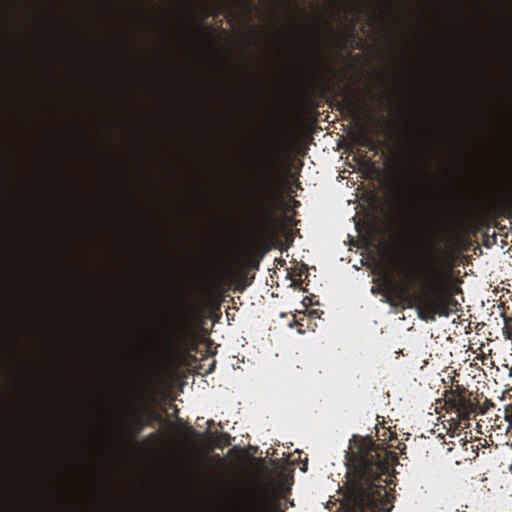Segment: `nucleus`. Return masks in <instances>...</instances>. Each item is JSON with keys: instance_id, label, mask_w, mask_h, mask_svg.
Listing matches in <instances>:
<instances>
[{"instance_id": "1", "label": "nucleus", "mask_w": 512, "mask_h": 512, "mask_svg": "<svg viewBox=\"0 0 512 512\" xmlns=\"http://www.w3.org/2000/svg\"><path fill=\"white\" fill-rule=\"evenodd\" d=\"M396 212L402 226L417 245L425 262L421 269H405L402 281L389 284L404 307L415 309L419 319L434 322L436 316L448 318L458 311L460 304L453 295L443 290L435 267L436 242L440 236L443 207L435 197L425 196L420 201L396 198Z\"/></svg>"}, {"instance_id": "2", "label": "nucleus", "mask_w": 512, "mask_h": 512, "mask_svg": "<svg viewBox=\"0 0 512 512\" xmlns=\"http://www.w3.org/2000/svg\"><path fill=\"white\" fill-rule=\"evenodd\" d=\"M397 454L377 445L370 436H353L346 453L343 503L347 512H390L394 496L383 475L397 463Z\"/></svg>"}, {"instance_id": "3", "label": "nucleus", "mask_w": 512, "mask_h": 512, "mask_svg": "<svg viewBox=\"0 0 512 512\" xmlns=\"http://www.w3.org/2000/svg\"><path fill=\"white\" fill-rule=\"evenodd\" d=\"M281 151L278 147L271 148L264 161V173L254 204V216L261 225L269 223L274 216L278 190L276 172L279 166Z\"/></svg>"}, {"instance_id": "4", "label": "nucleus", "mask_w": 512, "mask_h": 512, "mask_svg": "<svg viewBox=\"0 0 512 512\" xmlns=\"http://www.w3.org/2000/svg\"><path fill=\"white\" fill-rule=\"evenodd\" d=\"M346 137L340 136L339 147H365L374 155L391 148L392 132H512V130H344Z\"/></svg>"}, {"instance_id": "5", "label": "nucleus", "mask_w": 512, "mask_h": 512, "mask_svg": "<svg viewBox=\"0 0 512 512\" xmlns=\"http://www.w3.org/2000/svg\"><path fill=\"white\" fill-rule=\"evenodd\" d=\"M367 98V105L372 109L376 106L382 111L390 112L396 108L395 92L393 90L375 93L373 88L368 87L364 91Z\"/></svg>"}, {"instance_id": "6", "label": "nucleus", "mask_w": 512, "mask_h": 512, "mask_svg": "<svg viewBox=\"0 0 512 512\" xmlns=\"http://www.w3.org/2000/svg\"><path fill=\"white\" fill-rule=\"evenodd\" d=\"M446 403L459 413L462 419H470L472 413L477 412L478 404L471 402L470 399L460 393L452 392Z\"/></svg>"}, {"instance_id": "7", "label": "nucleus", "mask_w": 512, "mask_h": 512, "mask_svg": "<svg viewBox=\"0 0 512 512\" xmlns=\"http://www.w3.org/2000/svg\"><path fill=\"white\" fill-rule=\"evenodd\" d=\"M119 132H289L290 130H118ZM307 134H316L319 130H301Z\"/></svg>"}, {"instance_id": "8", "label": "nucleus", "mask_w": 512, "mask_h": 512, "mask_svg": "<svg viewBox=\"0 0 512 512\" xmlns=\"http://www.w3.org/2000/svg\"><path fill=\"white\" fill-rule=\"evenodd\" d=\"M148 425L147 422H142L140 420H137L134 425L130 429V436L132 439H135L143 430V428Z\"/></svg>"}, {"instance_id": "9", "label": "nucleus", "mask_w": 512, "mask_h": 512, "mask_svg": "<svg viewBox=\"0 0 512 512\" xmlns=\"http://www.w3.org/2000/svg\"><path fill=\"white\" fill-rule=\"evenodd\" d=\"M229 439H230L229 434H227V433L221 434L220 435V443H218L217 446L219 448H222L223 446L229 445L230 444Z\"/></svg>"}, {"instance_id": "10", "label": "nucleus", "mask_w": 512, "mask_h": 512, "mask_svg": "<svg viewBox=\"0 0 512 512\" xmlns=\"http://www.w3.org/2000/svg\"><path fill=\"white\" fill-rule=\"evenodd\" d=\"M484 404H485V406H486V407H485V408H481V409L479 410V413H481V414H485V413L487 412V409H488L489 407H492V406H493V403H492L490 400H488V399H486V400H485Z\"/></svg>"}, {"instance_id": "11", "label": "nucleus", "mask_w": 512, "mask_h": 512, "mask_svg": "<svg viewBox=\"0 0 512 512\" xmlns=\"http://www.w3.org/2000/svg\"><path fill=\"white\" fill-rule=\"evenodd\" d=\"M211 98H213L215 100H227L228 98L230 99L231 96L226 95V94H217V95H212Z\"/></svg>"}, {"instance_id": "12", "label": "nucleus", "mask_w": 512, "mask_h": 512, "mask_svg": "<svg viewBox=\"0 0 512 512\" xmlns=\"http://www.w3.org/2000/svg\"><path fill=\"white\" fill-rule=\"evenodd\" d=\"M275 104H277L278 106L283 107V106H286L288 103H287V101L285 99L278 97L275 100Z\"/></svg>"}, {"instance_id": "13", "label": "nucleus", "mask_w": 512, "mask_h": 512, "mask_svg": "<svg viewBox=\"0 0 512 512\" xmlns=\"http://www.w3.org/2000/svg\"><path fill=\"white\" fill-rule=\"evenodd\" d=\"M397 449L401 452V453H404V450L406 449V445L404 443H399L398 446H397Z\"/></svg>"}, {"instance_id": "14", "label": "nucleus", "mask_w": 512, "mask_h": 512, "mask_svg": "<svg viewBox=\"0 0 512 512\" xmlns=\"http://www.w3.org/2000/svg\"><path fill=\"white\" fill-rule=\"evenodd\" d=\"M188 429H189V431H190L191 433H193V434H196V433H197V432H196V430H194V429H193V427H191V426H189V427H188Z\"/></svg>"}, {"instance_id": "15", "label": "nucleus", "mask_w": 512, "mask_h": 512, "mask_svg": "<svg viewBox=\"0 0 512 512\" xmlns=\"http://www.w3.org/2000/svg\"><path fill=\"white\" fill-rule=\"evenodd\" d=\"M304 269H305V270H307L305 267H303V268H301V269H300V272L298 273V275H299V276H302V274H303V270H304Z\"/></svg>"}, {"instance_id": "16", "label": "nucleus", "mask_w": 512, "mask_h": 512, "mask_svg": "<svg viewBox=\"0 0 512 512\" xmlns=\"http://www.w3.org/2000/svg\"><path fill=\"white\" fill-rule=\"evenodd\" d=\"M246 6H250V3L247 0L243 1Z\"/></svg>"}, {"instance_id": "17", "label": "nucleus", "mask_w": 512, "mask_h": 512, "mask_svg": "<svg viewBox=\"0 0 512 512\" xmlns=\"http://www.w3.org/2000/svg\"><path fill=\"white\" fill-rule=\"evenodd\" d=\"M214 364L209 368L208 372H212Z\"/></svg>"}]
</instances>
